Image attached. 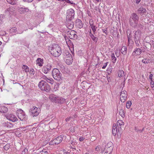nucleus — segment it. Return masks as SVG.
I'll return each mask as SVG.
<instances>
[{
  "label": "nucleus",
  "mask_w": 154,
  "mask_h": 154,
  "mask_svg": "<svg viewBox=\"0 0 154 154\" xmlns=\"http://www.w3.org/2000/svg\"><path fill=\"white\" fill-rule=\"evenodd\" d=\"M64 56L65 57L70 58V59H72V55L69 53V52L67 51H65L63 54Z\"/></svg>",
  "instance_id": "nucleus-26"
},
{
  "label": "nucleus",
  "mask_w": 154,
  "mask_h": 154,
  "mask_svg": "<svg viewBox=\"0 0 154 154\" xmlns=\"http://www.w3.org/2000/svg\"><path fill=\"white\" fill-rule=\"evenodd\" d=\"M14 11V8L13 7H10L9 8L5 11V13L9 14L11 12H12Z\"/></svg>",
  "instance_id": "nucleus-27"
},
{
  "label": "nucleus",
  "mask_w": 154,
  "mask_h": 154,
  "mask_svg": "<svg viewBox=\"0 0 154 154\" xmlns=\"http://www.w3.org/2000/svg\"><path fill=\"white\" fill-rule=\"evenodd\" d=\"M52 75L53 78L58 81L62 80V74L57 68H54L52 71Z\"/></svg>",
  "instance_id": "nucleus-6"
},
{
  "label": "nucleus",
  "mask_w": 154,
  "mask_h": 154,
  "mask_svg": "<svg viewBox=\"0 0 154 154\" xmlns=\"http://www.w3.org/2000/svg\"><path fill=\"white\" fill-rule=\"evenodd\" d=\"M73 59H70V58H68L66 60V63L68 65H70L72 63V62Z\"/></svg>",
  "instance_id": "nucleus-38"
},
{
  "label": "nucleus",
  "mask_w": 154,
  "mask_h": 154,
  "mask_svg": "<svg viewBox=\"0 0 154 154\" xmlns=\"http://www.w3.org/2000/svg\"><path fill=\"white\" fill-rule=\"evenodd\" d=\"M76 33L77 32L75 31L70 30L67 32V34L70 39H77L78 37Z\"/></svg>",
  "instance_id": "nucleus-10"
},
{
  "label": "nucleus",
  "mask_w": 154,
  "mask_h": 154,
  "mask_svg": "<svg viewBox=\"0 0 154 154\" xmlns=\"http://www.w3.org/2000/svg\"><path fill=\"white\" fill-rule=\"evenodd\" d=\"M127 95L126 94H121L120 96V100L122 103L124 102L126 99Z\"/></svg>",
  "instance_id": "nucleus-24"
},
{
  "label": "nucleus",
  "mask_w": 154,
  "mask_h": 154,
  "mask_svg": "<svg viewBox=\"0 0 154 154\" xmlns=\"http://www.w3.org/2000/svg\"><path fill=\"white\" fill-rule=\"evenodd\" d=\"M65 2H66L67 3H70L71 5H75V4L73 2H71L69 0H65Z\"/></svg>",
  "instance_id": "nucleus-51"
},
{
  "label": "nucleus",
  "mask_w": 154,
  "mask_h": 154,
  "mask_svg": "<svg viewBox=\"0 0 154 154\" xmlns=\"http://www.w3.org/2000/svg\"><path fill=\"white\" fill-rule=\"evenodd\" d=\"M85 139V138L82 137H80L79 139V140L80 141H83Z\"/></svg>",
  "instance_id": "nucleus-59"
},
{
  "label": "nucleus",
  "mask_w": 154,
  "mask_h": 154,
  "mask_svg": "<svg viewBox=\"0 0 154 154\" xmlns=\"http://www.w3.org/2000/svg\"><path fill=\"white\" fill-rule=\"evenodd\" d=\"M111 59L112 63H115L116 61L117 58L115 57L114 53H112L111 54Z\"/></svg>",
  "instance_id": "nucleus-35"
},
{
  "label": "nucleus",
  "mask_w": 154,
  "mask_h": 154,
  "mask_svg": "<svg viewBox=\"0 0 154 154\" xmlns=\"http://www.w3.org/2000/svg\"><path fill=\"white\" fill-rule=\"evenodd\" d=\"M133 32H134V39H141V32L140 30L138 29L136 31H134Z\"/></svg>",
  "instance_id": "nucleus-13"
},
{
  "label": "nucleus",
  "mask_w": 154,
  "mask_h": 154,
  "mask_svg": "<svg viewBox=\"0 0 154 154\" xmlns=\"http://www.w3.org/2000/svg\"><path fill=\"white\" fill-rule=\"evenodd\" d=\"M102 31L103 33H105L106 35H107L108 33H107L106 30H105V29H102Z\"/></svg>",
  "instance_id": "nucleus-62"
},
{
  "label": "nucleus",
  "mask_w": 154,
  "mask_h": 154,
  "mask_svg": "<svg viewBox=\"0 0 154 154\" xmlns=\"http://www.w3.org/2000/svg\"><path fill=\"white\" fill-rule=\"evenodd\" d=\"M29 11V9L27 8L21 7L18 9V11L21 14H25L28 12Z\"/></svg>",
  "instance_id": "nucleus-20"
},
{
  "label": "nucleus",
  "mask_w": 154,
  "mask_h": 154,
  "mask_svg": "<svg viewBox=\"0 0 154 154\" xmlns=\"http://www.w3.org/2000/svg\"><path fill=\"white\" fill-rule=\"evenodd\" d=\"M17 115L18 118L21 121L25 120L26 119V116L25 113L21 109L18 110Z\"/></svg>",
  "instance_id": "nucleus-9"
},
{
  "label": "nucleus",
  "mask_w": 154,
  "mask_h": 154,
  "mask_svg": "<svg viewBox=\"0 0 154 154\" xmlns=\"http://www.w3.org/2000/svg\"><path fill=\"white\" fill-rule=\"evenodd\" d=\"M153 75L152 74H150L149 75V79L151 80H152Z\"/></svg>",
  "instance_id": "nucleus-64"
},
{
  "label": "nucleus",
  "mask_w": 154,
  "mask_h": 154,
  "mask_svg": "<svg viewBox=\"0 0 154 154\" xmlns=\"http://www.w3.org/2000/svg\"><path fill=\"white\" fill-rule=\"evenodd\" d=\"M91 26L93 32L94 34H95L96 29L97 28V27L96 26V25L94 24L91 25Z\"/></svg>",
  "instance_id": "nucleus-37"
},
{
  "label": "nucleus",
  "mask_w": 154,
  "mask_h": 154,
  "mask_svg": "<svg viewBox=\"0 0 154 154\" xmlns=\"http://www.w3.org/2000/svg\"><path fill=\"white\" fill-rule=\"evenodd\" d=\"M3 125L4 127H7L9 128H11L13 127V124L8 122L3 123Z\"/></svg>",
  "instance_id": "nucleus-21"
},
{
  "label": "nucleus",
  "mask_w": 154,
  "mask_h": 154,
  "mask_svg": "<svg viewBox=\"0 0 154 154\" xmlns=\"http://www.w3.org/2000/svg\"><path fill=\"white\" fill-rule=\"evenodd\" d=\"M75 12L72 8L68 9L66 13V20L67 21H70L74 18Z\"/></svg>",
  "instance_id": "nucleus-7"
},
{
  "label": "nucleus",
  "mask_w": 154,
  "mask_h": 154,
  "mask_svg": "<svg viewBox=\"0 0 154 154\" xmlns=\"http://www.w3.org/2000/svg\"><path fill=\"white\" fill-rule=\"evenodd\" d=\"M145 46L148 48H147L148 51H149L151 49V45L150 43H147V44H145Z\"/></svg>",
  "instance_id": "nucleus-43"
},
{
  "label": "nucleus",
  "mask_w": 154,
  "mask_h": 154,
  "mask_svg": "<svg viewBox=\"0 0 154 154\" xmlns=\"http://www.w3.org/2000/svg\"><path fill=\"white\" fill-rule=\"evenodd\" d=\"M35 70L32 68H31L29 71V72L30 74L32 75H34L35 74Z\"/></svg>",
  "instance_id": "nucleus-49"
},
{
  "label": "nucleus",
  "mask_w": 154,
  "mask_h": 154,
  "mask_svg": "<svg viewBox=\"0 0 154 154\" xmlns=\"http://www.w3.org/2000/svg\"><path fill=\"white\" fill-rule=\"evenodd\" d=\"M70 143L73 146L77 144L76 140L73 139L70 141Z\"/></svg>",
  "instance_id": "nucleus-47"
},
{
  "label": "nucleus",
  "mask_w": 154,
  "mask_h": 154,
  "mask_svg": "<svg viewBox=\"0 0 154 154\" xmlns=\"http://www.w3.org/2000/svg\"><path fill=\"white\" fill-rule=\"evenodd\" d=\"M10 147V145L8 144H6L4 147V149L6 150H7Z\"/></svg>",
  "instance_id": "nucleus-48"
},
{
  "label": "nucleus",
  "mask_w": 154,
  "mask_h": 154,
  "mask_svg": "<svg viewBox=\"0 0 154 154\" xmlns=\"http://www.w3.org/2000/svg\"><path fill=\"white\" fill-rule=\"evenodd\" d=\"M106 78L107 79V80L108 82H109L111 81V78L110 77V76L109 74H108L106 76Z\"/></svg>",
  "instance_id": "nucleus-50"
},
{
  "label": "nucleus",
  "mask_w": 154,
  "mask_h": 154,
  "mask_svg": "<svg viewBox=\"0 0 154 154\" xmlns=\"http://www.w3.org/2000/svg\"><path fill=\"white\" fill-rule=\"evenodd\" d=\"M70 149L68 151V153H69L70 154H74L76 151V149L75 148H72L71 146Z\"/></svg>",
  "instance_id": "nucleus-33"
},
{
  "label": "nucleus",
  "mask_w": 154,
  "mask_h": 154,
  "mask_svg": "<svg viewBox=\"0 0 154 154\" xmlns=\"http://www.w3.org/2000/svg\"><path fill=\"white\" fill-rule=\"evenodd\" d=\"M39 109L35 106H33L29 110L30 115L33 117L37 116H38L39 113Z\"/></svg>",
  "instance_id": "nucleus-8"
},
{
  "label": "nucleus",
  "mask_w": 154,
  "mask_h": 154,
  "mask_svg": "<svg viewBox=\"0 0 154 154\" xmlns=\"http://www.w3.org/2000/svg\"><path fill=\"white\" fill-rule=\"evenodd\" d=\"M127 38L128 39H132V35L131 32H130V33H129V35L127 34Z\"/></svg>",
  "instance_id": "nucleus-56"
},
{
  "label": "nucleus",
  "mask_w": 154,
  "mask_h": 154,
  "mask_svg": "<svg viewBox=\"0 0 154 154\" xmlns=\"http://www.w3.org/2000/svg\"><path fill=\"white\" fill-rule=\"evenodd\" d=\"M117 125L119 126V127L120 128V129H121V127L122 125H124V123L122 120H119L118 121L117 123Z\"/></svg>",
  "instance_id": "nucleus-32"
},
{
  "label": "nucleus",
  "mask_w": 154,
  "mask_h": 154,
  "mask_svg": "<svg viewBox=\"0 0 154 154\" xmlns=\"http://www.w3.org/2000/svg\"><path fill=\"white\" fill-rule=\"evenodd\" d=\"M65 23L68 28L69 29H71L74 27V23L71 20L70 21H67L66 20Z\"/></svg>",
  "instance_id": "nucleus-16"
},
{
  "label": "nucleus",
  "mask_w": 154,
  "mask_h": 154,
  "mask_svg": "<svg viewBox=\"0 0 154 154\" xmlns=\"http://www.w3.org/2000/svg\"><path fill=\"white\" fill-rule=\"evenodd\" d=\"M139 20V17L136 13L131 14L129 20L130 26L134 28H136Z\"/></svg>",
  "instance_id": "nucleus-2"
},
{
  "label": "nucleus",
  "mask_w": 154,
  "mask_h": 154,
  "mask_svg": "<svg viewBox=\"0 0 154 154\" xmlns=\"http://www.w3.org/2000/svg\"><path fill=\"white\" fill-rule=\"evenodd\" d=\"M100 148H101V147H100V145L97 146L95 148V150L96 151H99L100 150Z\"/></svg>",
  "instance_id": "nucleus-55"
},
{
  "label": "nucleus",
  "mask_w": 154,
  "mask_h": 154,
  "mask_svg": "<svg viewBox=\"0 0 154 154\" xmlns=\"http://www.w3.org/2000/svg\"><path fill=\"white\" fill-rule=\"evenodd\" d=\"M52 65L50 63H48L46 65L43 66L42 68V72L44 73L47 74L49 72H50L51 68Z\"/></svg>",
  "instance_id": "nucleus-12"
},
{
  "label": "nucleus",
  "mask_w": 154,
  "mask_h": 154,
  "mask_svg": "<svg viewBox=\"0 0 154 154\" xmlns=\"http://www.w3.org/2000/svg\"><path fill=\"white\" fill-rule=\"evenodd\" d=\"M64 38L66 41L67 42H71V41L70 40H69V39L68 38V36H67L66 35H64Z\"/></svg>",
  "instance_id": "nucleus-52"
},
{
  "label": "nucleus",
  "mask_w": 154,
  "mask_h": 154,
  "mask_svg": "<svg viewBox=\"0 0 154 154\" xmlns=\"http://www.w3.org/2000/svg\"><path fill=\"white\" fill-rule=\"evenodd\" d=\"M6 32L4 31H1L0 32V35H3L6 34Z\"/></svg>",
  "instance_id": "nucleus-57"
},
{
  "label": "nucleus",
  "mask_w": 154,
  "mask_h": 154,
  "mask_svg": "<svg viewBox=\"0 0 154 154\" xmlns=\"http://www.w3.org/2000/svg\"><path fill=\"white\" fill-rule=\"evenodd\" d=\"M40 154H49L48 151L47 149H43L39 152Z\"/></svg>",
  "instance_id": "nucleus-36"
},
{
  "label": "nucleus",
  "mask_w": 154,
  "mask_h": 154,
  "mask_svg": "<svg viewBox=\"0 0 154 154\" xmlns=\"http://www.w3.org/2000/svg\"><path fill=\"white\" fill-rule=\"evenodd\" d=\"M140 49L141 50V52H143V53H145L147 51H148V49L147 48H148L147 47H146V46H145V44H144L143 46V47H140Z\"/></svg>",
  "instance_id": "nucleus-31"
},
{
  "label": "nucleus",
  "mask_w": 154,
  "mask_h": 154,
  "mask_svg": "<svg viewBox=\"0 0 154 154\" xmlns=\"http://www.w3.org/2000/svg\"><path fill=\"white\" fill-rule=\"evenodd\" d=\"M23 1L28 3L32 2L33 0H23Z\"/></svg>",
  "instance_id": "nucleus-63"
},
{
  "label": "nucleus",
  "mask_w": 154,
  "mask_h": 154,
  "mask_svg": "<svg viewBox=\"0 0 154 154\" xmlns=\"http://www.w3.org/2000/svg\"><path fill=\"white\" fill-rule=\"evenodd\" d=\"M75 23L76 26L79 29H81L83 26V24L82 20L79 19L76 20Z\"/></svg>",
  "instance_id": "nucleus-17"
},
{
  "label": "nucleus",
  "mask_w": 154,
  "mask_h": 154,
  "mask_svg": "<svg viewBox=\"0 0 154 154\" xmlns=\"http://www.w3.org/2000/svg\"><path fill=\"white\" fill-rule=\"evenodd\" d=\"M5 17V16L4 14L0 15V23H2L4 21L3 19Z\"/></svg>",
  "instance_id": "nucleus-44"
},
{
  "label": "nucleus",
  "mask_w": 154,
  "mask_h": 154,
  "mask_svg": "<svg viewBox=\"0 0 154 154\" xmlns=\"http://www.w3.org/2000/svg\"><path fill=\"white\" fill-rule=\"evenodd\" d=\"M134 44V42L132 39H128V45L131 46Z\"/></svg>",
  "instance_id": "nucleus-45"
},
{
  "label": "nucleus",
  "mask_w": 154,
  "mask_h": 154,
  "mask_svg": "<svg viewBox=\"0 0 154 154\" xmlns=\"http://www.w3.org/2000/svg\"><path fill=\"white\" fill-rule=\"evenodd\" d=\"M137 12L138 14L142 15L146 13V10L145 8L143 7H141L138 9Z\"/></svg>",
  "instance_id": "nucleus-18"
},
{
  "label": "nucleus",
  "mask_w": 154,
  "mask_h": 154,
  "mask_svg": "<svg viewBox=\"0 0 154 154\" xmlns=\"http://www.w3.org/2000/svg\"><path fill=\"white\" fill-rule=\"evenodd\" d=\"M89 35L91 37V39H92V40L94 42H96L98 41V38L94 36L93 34L92 33L91 29H90V31L89 32Z\"/></svg>",
  "instance_id": "nucleus-22"
},
{
  "label": "nucleus",
  "mask_w": 154,
  "mask_h": 154,
  "mask_svg": "<svg viewBox=\"0 0 154 154\" xmlns=\"http://www.w3.org/2000/svg\"><path fill=\"white\" fill-rule=\"evenodd\" d=\"M143 129H144L143 128L142 130L137 129L136 128H135V131L136 132H138V131H139V132H142V131H143Z\"/></svg>",
  "instance_id": "nucleus-60"
},
{
  "label": "nucleus",
  "mask_w": 154,
  "mask_h": 154,
  "mask_svg": "<svg viewBox=\"0 0 154 154\" xmlns=\"http://www.w3.org/2000/svg\"><path fill=\"white\" fill-rule=\"evenodd\" d=\"M121 51L123 55H126L127 51V47L125 46H123L121 49Z\"/></svg>",
  "instance_id": "nucleus-25"
},
{
  "label": "nucleus",
  "mask_w": 154,
  "mask_h": 154,
  "mask_svg": "<svg viewBox=\"0 0 154 154\" xmlns=\"http://www.w3.org/2000/svg\"><path fill=\"white\" fill-rule=\"evenodd\" d=\"M125 114L124 111L123 109H120L119 114L122 118H124L125 116Z\"/></svg>",
  "instance_id": "nucleus-39"
},
{
  "label": "nucleus",
  "mask_w": 154,
  "mask_h": 154,
  "mask_svg": "<svg viewBox=\"0 0 154 154\" xmlns=\"http://www.w3.org/2000/svg\"><path fill=\"white\" fill-rule=\"evenodd\" d=\"M64 136L62 135H60L59 136H58L54 139L51 141V142L53 145L58 144L60 143L63 140Z\"/></svg>",
  "instance_id": "nucleus-11"
},
{
  "label": "nucleus",
  "mask_w": 154,
  "mask_h": 154,
  "mask_svg": "<svg viewBox=\"0 0 154 154\" xmlns=\"http://www.w3.org/2000/svg\"><path fill=\"white\" fill-rule=\"evenodd\" d=\"M140 40V39H134L135 44L136 46L138 47H139L140 46L141 44Z\"/></svg>",
  "instance_id": "nucleus-28"
},
{
  "label": "nucleus",
  "mask_w": 154,
  "mask_h": 154,
  "mask_svg": "<svg viewBox=\"0 0 154 154\" xmlns=\"http://www.w3.org/2000/svg\"><path fill=\"white\" fill-rule=\"evenodd\" d=\"M138 28H139L140 29H143V24L139 23H137V27Z\"/></svg>",
  "instance_id": "nucleus-46"
},
{
  "label": "nucleus",
  "mask_w": 154,
  "mask_h": 154,
  "mask_svg": "<svg viewBox=\"0 0 154 154\" xmlns=\"http://www.w3.org/2000/svg\"><path fill=\"white\" fill-rule=\"evenodd\" d=\"M124 72L122 70L119 71L118 72V76L119 77H121L124 75Z\"/></svg>",
  "instance_id": "nucleus-40"
},
{
  "label": "nucleus",
  "mask_w": 154,
  "mask_h": 154,
  "mask_svg": "<svg viewBox=\"0 0 154 154\" xmlns=\"http://www.w3.org/2000/svg\"><path fill=\"white\" fill-rule=\"evenodd\" d=\"M7 2L11 5L16 4L17 3V0H7Z\"/></svg>",
  "instance_id": "nucleus-34"
},
{
  "label": "nucleus",
  "mask_w": 154,
  "mask_h": 154,
  "mask_svg": "<svg viewBox=\"0 0 154 154\" xmlns=\"http://www.w3.org/2000/svg\"><path fill=\"white\" fill-rule=\"evenodd\" d=\"M8 111V108L5 106H3L0 109V112L3 113L6 112Z\"/></svg>",
  "instance_id": "nucleus-30"
},
{
  "label": "nucleus",
  "mask_w": 154,
  "mask_h": 154,
  "mask_svg": "<svg viewBox=\"0 0 154 154\" xmlns=\"http://www.w3.org/2000/svg\"><path fill=\"white\" fill-rule=\"evenodd\" d=\"M113 149V144L111 142H109L106 145V143H103L102 145L101 150L102 152H104L106 149V151L110 154Z\"/></svg>",
  "instance_id": "nucleus-3"
},
{
  "label": "nucleus",
  "mask_w": 154,
  "mask_h": 154,
  "mask_svg": "<svg viewBox=\"0 0 154 154\" xmlns=\"http://www.w3.org/2000/svg\"><path fill=\"white\" fill-rule=\"evenodd\" d=\"M8 119L13 122L17 121L18 119L16 116L13 114H9L8 116Z\"/></svg>",
  "instance_id": "nucleus-19"
},
{
  "label": "nucleus",
  "mask_w": 154,
  "mask_h": 154,
  "mask_svg": "<svg viewBox=\"0 0 154 154\" xmlns=\"http://www.w3.org/2000/svg\"><path fill=\"white\" fill-rule=\"evenodd\" d=\"M49 98L52 102L57 103L63 104L65 101V99L62 97H57L53 94L50 95Z\"/></svg>",
  "instance_id": "nucleus-5"
},
{
  "label": "nucleus",
  "mask_w": 154,
  "mask_h": 154,
  "mask_svg": "<svg viewBox=\"0 0 154 154\" xmlns=\"http://www.w3.org/2000/svg\"><path fill=\"white\" fill-rule=\"evenodd\" d=\"M142 63L145 64H147L149 63V61H147V59H144L142 60Z\"/></svg>",
  "instance_id": "nucleus-53"
},
{
  "label": "nucleus",
  "mask_w": 154,
  "mask_h": 154,
  "mask_svg": "<svg viewBox=\"0 0 154 154\" xmlns=\"http://www.w3.org/2000/svg\"><path fill=\"white\" fill-rule=\"evenodd\" d=\"M48 50L51 54L55 57H59L62 53L61 48L58 44L51 45L49 47Z\"/></svg>",
  "instance_id": "nucleus-1"
},
{
  "label": "nucleus",
  "mask_w": 154,
  "mask_h": 154,
  "mask_svg": "<svg viewBox=\"0 0 154 154\" xmlns=\"http://www.w3.org/2000/svg\"><path fill=\"white\" fill-rule=\"evenodd\" d=\"M150 85L152 88H154V81L153 80H151Z\"/></svg>",
  "instance_id": "nucleus-54"
},
{
  "label": "nucleus",
  "mask_w": 154,
  "mask_h": 154,
  "mask_svg": "<svg viewBox=\"0 0 154 154\" xmlns=\"http://www.w3.org/2000/svg\"><path fill=\"white\" fill-rule=\"evenodd\" d=\"M89 23H90V26L91 25H93V24H94V22L93 20L92 19H91L90 20Z\"/></svg>",
  "instance_id": "nucleus-58"
},
{
  "label": "nucleus",
  "mask_w": 154,
  "mask_h": 154,
  "mask_svg": "<svg viewBox=\"0 0 154 154\" xmlns=\"http://www.w3.org/2000/svg\"><path fill=\"white\" fill-rule=\"evenodd\" d=\"M22 68L23 69H24L25 72H28L29 71V68L26 65H23Z\"/></svg>",
  "instance_id": "nucleus-41"
},
{
  "label": "nucleus",
  "mask_w": 154,
  "mask_h": 154,
  "mask_svg": "<svg viewBox=\"0 0 154 154\" xmlns=\"http://www.w3.org/2000/svg\"><path fill=\"white\" fill-rule=\"evenodd\" d=\"M38 86L41 90L45 91L47 92H49L51 89L50 85L43 80L39 82Z\"/></svg>",
  "instance_id": "nucleus-4"
},
{
  "label": "nucleus",
  "mask_w": 154,
  "mask_h": 154,
  "mask_svg": "<svg viewBox=\"0 0 154 154\" xmlns=\"http://www.w3.org/2000/svg\"><path fill=\"white\" fill-rule=\"evenodd\" d=\"M45 79L47 81V82L51 84H53L54 82V81L52 79H49L47 78L46 77H45Z\"/></svg>",
  "instance_id": "nucleus-29"
},
{
  "label": "nucleus",
  "mask_w": 154,
  "mask_h": 154,
  "mask_svg": "<svg viewBox=\"0 0 154 154\" xmlns=\"http://www.w3.org/2000/svg\"><path fill=\"white\" fill-rule=\"evenodd\" d=\"M43 59L41 58H38L36 60V63L39 66H42L43 63Z\"/></svg>",
  "instance_id": "nucleus-23"
},
{
  "label": "nucleus",
  "mask_w": 154,
  "mask_h": 154,
  "mask_svg": "<svg viewBox=\"0 0 154 154\" xmlns=\"http://www.w3.org/2000/svg\"><path fill=\"white\" fill-rule=\"evenodd\" d=\"M141 51L140 48H136L132 52V56L135 57L140 55L142 53Z\"/></svg>",
  "instance_id": "nucleus-14"
},
{
  "label": "nucleus",
  "mask_w": 154,
  "mask_h": 154,
  "mask_svg": "<svg viewBox=\"0 0 154 154\" xmlns=\"http://www.w3.org/2000/svg\"><path fill=\"white\" fill-rule=\"evenodd\" d=\"M112 133L113 134L114 136L116 135V134H117L118 135V134H121V131L119 130V129H117L116 125H114V124L112 126Z\"/></svg>",
  "instance_id": "nucleus-15"
},
{
  "label": "nucleus",
  "mask_w": 154,
  "mask_h": 154,
  "mask_svg": "<svg viewBox=\"0 0 154 154\" xmlns=\"http://www.w3.org/2000/svg\"><path fill=\"white\" fill-rule=\"evenodd\" d=\"M72 117H69V118H67L66 119V122H68L69 121Z\"/></svg>",
  "instance_id": "nucleus-61"
},
{
  "label": "nucleus",
  "mask_w": 154,
  "mask_h": 154,
  "mask_svg": "<svg viewBox=\"0 0 154 154\" xmlns=\"http://www.w3.org/2000/svg\"><path fill=\"white\" fill-rule=\"evenodd\" d=\"M132 104V103L131 101H128L126 103V107L128 108L129 109L130 108Z\"/></svg>",
  "instance_id": "nucleus-42"
}]
</instances>
